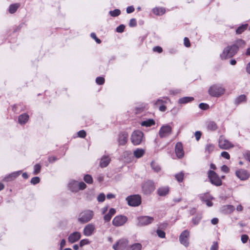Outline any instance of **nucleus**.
<instances>
[{
  "instance_id": "a211bd4d",
  "label": "nucleus",
  "mask_w": 250,
  "mask_h": 250,
  "mask_svg": "<svg viewBox=\"0 0 250 250\" xmlns=\"http://www.w3.org/2000/svg\"><path fill=\"white\" fill-rule=\"evenodd\" d=\"M236 176L241 180H245L249 177V174L245 169H239L235 171Z\"/></svg>"
},
{
  "instance_id": "f8f14e48",
  "label": "nucleus",
  "mask_w": 250,
  "mask_h": 250,
  "mask_svg": "<svg viewBox=\"0 0 250 250\" xmlns=\"http://www.w3.org/2000/svg\"><path fill=\"white\" fill-rule=\"evenodd\" d=\"M138 226H143L151 224L154 220L152 217L148 216H143L138 217Z\"/></svg>"
},
{
  "instance_id": "f704fd0d",
  "label": "nucleus",
  "mask_w": 250,
  "mask_h": 250,
  "mask_svg": "<svg viewBox=\"0 0 250 250\" xmlns=\"http://www.w3.org/2000/svg\"><path fill=\"white\" fill-rule=\"evenodd\" d=\"M151 167L152 169L156 172H159L161 170V167L160 166L154 161H152L151 163Z\"/></svg>"
},
{
  "instance_id": "6e6d98bb",
  "label": "nucleus",
  "mask_w": 250,
  "mask_h": 250,
  "mask_svg": "<svg viewBox=\"0 0 250 250\" xmlns=\"http://www.w3.org/2000/svg\"><path fill=\"white\" fill-rule=\"evenodd\" d=\"M89 243V241L87 239H84L81 240V241L80 242V246L82 247L84 245L88 244Z\"/></svg>"
},
{
  "instance_id": "79ce46f5",
  "label": "nucleus",
  "mask_w": 250,
  "mask_h": 250,
  "mask_svg": "<svg viewBox=\"0 0 250 250\" xmlns=\"http://www.w3.org/2000/svg\"><path fill=\"white\" fill-rule=\"evenodd\" d=\"M184 174L183 172L175 174V177L179 182H181L184 179Z\"/></svg>"
},
{
  "instance_id": "f257e3e1",
  "label": "nucleus",
  "mask_w": 250,
  "mask_h": 250,
  "mask_svg": "<svg viewBox=\"0 0 250 250\" xmlns=\"http://www.w3.org/2000/svg\"><path fill=\"white\" fill-rule=\"evenodd\" d=\"M225 89L220 84H214L210 86L208 93L212 97H219L224 94Z\"/></svg>"
},
{
  "instance_id": "2f4dec72",
  "label": "nucleus",
  "mask_w": 250,
  "mask_h": 250,
  "mask_svg": "<svg viewBox=\"0 0 250 250\" xmlns=\"http://www.w3.org/2000/svg\"><path fill=\"white\" fill-rule=\"evenodd\" d=\"M155 124V121L153 119H148L146 121H143L141 123V125L144 126H151Z\"/></svg>"
},
{
  "instance_id": "bb28decb",
  "label": "nucleus",
  "mask_w": 250,
  "mask_h": 250,
  "mask_svg": "<svg viewBox=\"0 0 250 250\" xmlns=\"http://www.w3.org/2000/svg\"><path fill=\"white\" fill-rule=\"evenodd\" d=\"M145 153V150L143 148H137L133 152L134 156L136 158H140L143 156Z\"/></svg>"
},
{
  "instance_id": "0eeeda50",
  "label": "nucleus",
  "mask_w": 250,
  "mask_h": 250,
  "mask_svg": "<svg viewBox=\"0 0 250 250\" xmlns=\"http://www.w3.org/2000/svg\"><path fill=\"white\" fill-rule=\"evenodd\" d=\"M155 189L154 183L152 180H148L145 182L142 186V190L144 194L149 195Z\"/></svg>"
},
{
  "instance_id": "603ef678",
  "label": "nucleus",
  "mask_w": 250,
  "mask_h": 250,
  "mask_svg": "<svg viewBox=\"0 0 250 250\" xmlns=\"http://www.w3.org/2000/svg\"><path fill=\"white\" fill-rule=\"evenodd\" d=\"M86 135V132L83 130H80L78 132V136L80 138H84Z\"/></svg>"
},
{
  "instance_id": "4c0bfd02",
  "label": "nucleus",
  "mask_w": 250,
  "mask_h": 250,
  "mask_svg": "<svg viewBox=\"0 0 250 250\" xmlns=\"http://www.w3.org/2000/svg\"><path fill=\"white\" fill-rule=\"evenodd\" d=\"M214 146L211 144H208L205 146V151L206 152H208V154L212 152L214 150Z\"/></svg>"
},
{
  "instance_id": "c756f323",
  "label": "nucleus",
  "mask_w": 250,
  "mask_h": 250,
  "mask_svg": "<svg viewBox=\"0 0 250 250\" xmlns=\"http://www.w3.org/2000/svg\"><path fill=\"white\" fill-rule=\"evenodd\" d=\"M153 13L156 15H162L165 12V9L163 7H155L152 10Z\"/></svg>"
},
{
  "instance_id": "de8ad7c7",
  "label": "nucleus",
  "mask_w": 250,
  "mask_h": 250,
  "mask_svg": "<svg viewBox=\"0 0 250 250\" xmlns=\"http://www.w3.org/2000/svg\"><path fill=\"white\" fill-rule=\"evenodd\" d=\"M167 102L166 101H164L162 99H158L154 103V105L158 107L160 105L164 104H166Z\"/></svg>"
},
{
  "instance_id": "c03bdc74",
  "label": "nucleus",
  "mask_w": 250,
  "mask_h": 250,
  "mask_svg": "<svg viewBox=\"0 0 250 250\" xmlns=\"http://www.w3.org/2000/svg\"><path fill=\"white\" fill-rule=\"evenodd\" d=\"M121 14V11L118 9H116L113 11H109V14L112 17H117L120 15Z\"/></svg>"
},
{
  "instance_id": "473e14b6",
  "label": "nucleus",
  "mask_w": 250,
  "mask_h": 250,
  "mask_svg": "<svg viewBox=\"0 0 250 250\" xmlns=\"http://www.w3.org/2000/svg\"><path fill=\"white\" fill-rule=\"evenodd\" d=\"M201 200L204 202L207 200H212L213 198L208 193H206L203 194H201L200 196Z\"/></svg>"
},
{
  "instance_id": "2eb2a0df",
  "label": "nucleus",
  "mask_w": 250,
  "mask_h": 250,
  "mask_svg": "<svg viewBox=\"0 0 250 250\" xmlns=\"http://www.w3.org/2000/svg\"><path fill=\"white\" fill-rule=\"evenodd\" d=\"M128 135L125 131L120 132L118 135V142L119 146H125L127 142Z\"/></svg>"
},
{
  "instance_id": "f03ea898",
  "label": "nucleus",
  "mask_w": 250,
  "mask_h": 250,
  "mask_svg": "<svg viewBox=\"0 0 250 250\" xmlns=\"http://www.w3.org/2000/svg\"><path fill=\"white\" fill-rule=\"evenodd\" d=\"M86 188V185L83 182L70 180L68 183V188L72 192H77L79 190H83Z\"/></svg>"
},
{
  "instance_id": "c9c22d12",
  "label": "nucleus",
  "mask_w": 250,
  "mask_h": 250,
  "mask_svg": "<svg viewBox=\"0 0 250 250\" xmlns=\"http://www.w3.org/2000/svg\"><path fill=\"white\" fill-rule=\"evenodd\" d=\"M245 42L242 39H238L236 40L233 45H236L238 47V50L239 47H244L245 45Z\"/></svg>"
},
{
  "instance_id": "e2e57ef3",
  "label": "nucleus",
  "mask_w": 250,
  "mask_h": 250,
  "mask_svg": "<svg viewBox=\"0 0 250 250\" xmlns=\"http://www.w3.org/2000/svg\"><path fill=\"white\" fill-rule=\"evenodd\" d=\"M184 45L186 47H189L190 46V42L188 39L187 37H185L184 39Z\"/></svg>"
},
{
  "instance_id": "393cba45",
  "label": "nucleus",
  "mask_w": 250,
  "mask_h": 250,
  "mask_svg": "<svg viewBox=\"0 0 250 250\" xmlns=\"http://www.w3.org/2000/svg\"><path fill=\"white\" fill-rule=\"evenodd\" d=\"M132 153L130 150L124 151L122 155V158L125 160V161L129 162L131 160Z\"/></svg>"
},
{
  "instance_id": "680f3d73",
  "label": "nucleus",
  "mask_w": 250,
  "mask_h": 250,
  "mask_svg": "<svg viewBox=\"0 0 250 250\" xmlns=\"http://www.w3.org/2000/svg\"><path fill=\"white\" fill-rule=\"evenodd\" d=\"M195 137L197 141H199L201 138L202 133L200 131H196L195 132Z\"/></svg>"
},
{
  "instance_id": "c85d7f7f",
  "label": "nucleus",
  "mask_w": 250,
  "mask_h": 250,
  "mask_svg": "<svg viewBox=\"0 0 250 250\" xmlns=\"http://www.w3.org/2000/svg\"><path fill=\"white\" fill-rule=\"evenodd\" d=\"M247 98L245 95H241L238 96L235 100L234 104H239L245 102Z\"/></svg>"
},
{
  "instance_id": "774afa93",
  "label": "nucleus",
  "mask_w": 250,
  "mask_h": 250,
  "mask_svg": "<svg viewBox=\"0 0 250 250\" xmlns=\"http://www.w3.org/2000/svg\"><path fill=\"white\" fill-rule=\"evenodd\" d=\"M153 50L155 52L161 53L163 51V49L160 46H155L153 48Z\"/></svg>"
},
{
  "instance_id": "58836bf2",
  "label": "nucleus",
  "mask_w": 250,
  "mask_h": 250,
  "mask_svg": "<svg viewBox=\"0 0 250 250\" xmlns=\"http://www.w3.org/2000/svg\"><path fill=\"white\" fill-rule=\"evenodd\" d=\"M19 5L18 4H11L9 8V12L11 14L14 13L18 9Z\"/></svg>"
},
{
  "instance_id": "f3484780",
  "label": "nucleus",
  "mask_w": 250,
  "mask_h": 250,
  "mask_svg": "<svg viewBox=\"0 0 250 250\" xmlns=\"http://www.w3.org/2000/svg\"><path fill=\"white\" fill-rule=\"evenodd\" d=\"M95 229V227L93 224H89L85 226L83 229V234L86 236L92 235Z\"/></svg>"
},
{
  "instance_id": "7ed1b4c3",
  "label": "nucleus",
  "mask_w": 250,
  "mask_h": 250,
  "mask_svg": "<svg viewBox=\"0 0 250 250\" xmlns=\"http://www.w3.org/2000/svg\"><path fill=\"white\" fill-rule=\"evenodd\" d=\"M238 47L236 45L228 46L224 48L223 52L220 54L222 59H226L233 57L237 52Z\"/></svg>"
},
{
  "instance_id": "13d9d810",
  "label": "nucleus",
  "mask_w": 250,
  "mask_h": 250,
  "mask_svg": "<svg viewBox=\"0 0 250 250\" xmlns=\"http://www.w3.org/2000/svg\"><path fill=\"white\" fill-rule=\"evenodd\" d=\"M58 160V158L56 156H49L48 158V161L50 163H53Z\"/></svg>"
},
{
  "instance_id": "e433bc0d",
  "label": "nucleus",
  "mask_w": 250,
  "mask_h": 250,
  "mask_svg": "<svg viewBox=\"0 0 250 250\" xmlns=\"http://www.w3.org/2000/svg\"><path fill=\"white\" fill-rule=\"evenodd\" d=\"M207 127L210 130L214 131L217 129V126L215 122L210 121L208 123Z\"/></svg>"
},
{
  "instance_id": "338daca9",
  "label": "nucleus",
  "mask_w": 250,
  "mask_h": 250,
  "mask_svg": "<svg viewBox=\"0 0 250 250\" xmlns=\"http://www.w3.org/2000/svg\"><path fill=\"white\" fill-rule=\"evenodd\" d=\"M248 238V236L247 235L244 234L241 236V241L243 243H246Z\"/></svg>"
},
{
  "instance_id": "20e7f679",
  "label": "nucleus",
  "mask_w": 250,
  "mask_h": 250,
  "mask_svg": "<svg viewBox=\"0 0 250 250\" xmlns=\"http://www.w3.org/2000/svg\"><path fill=\"white\" fill-rule=\"evenodd\" d=\"M94 212L89 209L85 210L80 213L78 221L81 223H85L90 221L93 217Z\"/></svg>"
},
{
  "instance_id": "bf43d9fd",
  "label": "nucleus",
  "mask_w": 250,
  "mask_h": 250,
  "mask_svg": "<svg viewBox=\"0 0 250 250\" xmlns=\"http://www.w3.org/2000/svg\"><path fill=\"white\" fill-rule=\"evenodd\" d=\"M218 244L217 242H213L210 247V250H218Z\"/></svg>"
},
{
  "instance_id": "b1692460",
  "label": "nucleus",
  "mask_w": 250,
  "mask_h": 250,
  "mask_svg": "<svg viewBox=\"0 0 250 250\" xmlns=\"http://www.w3.org/2000/svg\"><path fill=\"white\" fill-rule=\"evenodd\" d=\"M28 119V115L26 113H24L19 116L18 122L20 124L24 125L27 122Z\"/></svg>"
},
{
  "instance_id": "69168bd1",
  "label": "nucleus",
  "mask_w": 250,
  "mask_h": 250,
  "mask_svg": "<svg viewBox=\"0 0 250 250\" xmlns=\"http://www.w3.org/2000/svg\"><path fill=\"white\" fill-rule=\"evenodd\" d=\"M221 170L225 173H228L229 171V168L226 165H223L221 167Z\"/></svg>"
},
{
  "instance_id": "9d476101",
  "label": "nucleus",
  "mask_w": 250,
  "mask_h": 250,
  "mask_svg": "<svg viewBox=\"0 0 250 250\" xmlns=\"http://www.w3.org/2000/svg\"><path fill=\"white\" fill-rule=\"evenodd\" d=\"M218 146L220 148L223 149H229L233 147V145L223 136H221L219 138Z\"/></svg>"
},
{
  "instance_id": "4d7b16f0",
  "label": "nucleus",
  "mask_w": 250,
  "mask_h": 250,
  "mask_svg": "<svg viewBox=\"0 0 250 250\" xmlns=\"http://www.w3.org/2000/svg\"><path fill=\"white\" fill-rule=\"evenodd\" d=\"M221 156L227 159H229L230 158V155L229 154V153L227 151H223L221 153Z\"/></svg>"
},
{
  "instance_id": "49530a36",
  "label": "nucleus",
  "mask_w": 250,
  "mask_h": 250,
  "mask_svg": "<svg viewBox=\"0 0 250 250\" xmlns=\"http://www.w3.org/2000/svg\"><path fill=\"white\" fill-rule=\"evenodd\" d=\"M96 82L99 85H102L104 83V79L102 77H98L96 79Z\"/></svg>"
},
{
  "instance_id": "37998d69",
  "label": "nucleus",
  "mask_w": 250,
  "mask_h": 250,
  "mask_svg": "<svg viewBox=\"0 0 250 250\" xmlns=\"http://www.w3.org/2000/svg\"><path fill=\"white\" fill-rule=\"evenodd\" d=\"M202 219L201 215H197L192 219V222L194 225H197Z\"/></svg>"
},
{
  "instance_id": "8fccbe9b",
  "label": "nucleus",
  "mask_w": 250,
  "mask_h": 250,
  "mask_svg": "<svg viewBox=\"0 0 250 250\" xmlns=\"http://www.w3.org/2000/svg\"><path fill=\"white\" fill-rule=\"evenodd\" d=\"M156 232L159 237L161 238H164L165 237L166 233L163 230L161 229H157Z\"/></svg>"
},
{
  "instance_id": "1a4fd4ad",
  "label": "nucleus",
  "mask_w": 250,
  "mask_h": 250,
  "mask_svg": "<svg viewBox=\"0 0 250 250\" xmlns=\"http://www.w3.org/2000/svg\"><path fill=\"white\" fill-rule=\"evenodd\" d=\"M129 241L126 238H122L118 240L112 246V248L114 250H126V248L128 247Z\"/></svg>"
},
{
  "instance_id": "864d4df0",
  "label": "nucleus",
  "mask_w": 250,
  "mask_h": 250,
  "mask_svg": "<svg viewBox=\"0 0 250 250\" xmlns=\"http://www.w3.org/2000/svg\"><path fill=\"white\" fill-rule=\"evenodd\" d=\"M129 25L130 27H135L137 25L136 20L135 19L132 18L130 19Z\"/></svg>"
},
{
  "instance_id": "6ab92c4d",
  "label": "nucleus",
  "mask_w": 250,
  "mask_h": 250,
  "mask_svg": "<svg viewBox=\"0 0 250 250\" xmlns=\"http://www.w3.org/2000/svg\"><path fill=\"white\" fill-rule=\"evenodd\" d=\"M21 173V170L13 172L5 176L3 179V181L6 182L12 181L18 177Z\"/></svg>"
},
{
  "instance_id": "39448f33",
  "label": "nucleus",
  "mask_w": 250,
  "mask_h": 250,
  "mask_svg": "<svg viewBox=\"0 0 250 250\" xmlns=\"http://www.w3.org/2000/svg\"><path fill=\"white\" fill-rule=\"evenodd\" d=\"M208 175L209 181L212 185L217 187L222 185V180L215 172L209 170L208 172Z\"/></svg>"
},
{
  "instance_id": "412c9836",
  "label": "nucleus",
  "mask_w": 250,
  "mask_h": 250,
  "mask_svg": "<svg viewBox=\"0 0 250 250\" xmlns=\"http://www.w3.org/2000/svg\"><path fill=\"white\" fill-rule=\"evenodd\" d=\"M111 161V159L108 155H104L102 156L99 166L101 168H104L106 167Z\"/></svg>"
},
{
  "instance_id": "4be33fe9",
  "label": "nucleus",
  "mask_w": 250,
  "mask_h": 250,
  "mask_svg": "<svg viewBox=\"0 0 250 250\" xmlns=\"http://www.w3.org/2000/svg\"><path fill=\"white\" fill-rule=\"evenodd\" d=\"M169 188L168 186L159 187L157 190V194L159 196H165L169 193Z\"/></svg>"
},
{
  "instance_id": "ea45409f",
  "label": "nucleus",
  "mask_w": 250,
  "mask_h": 250,
  "mask_svg": "<svg viewBox=\"0 0 250 250\" xmlns=\"http://www.w3.org/2000/svg\"><path fill=\"white\" fill-rule=\"evenodd\" d=\"M84 181L88 184H92L93 178L92 176L89 174H86L83 177Z\"/></svg>"
},
{
  "instance_id": "9b49d317",
  "label": "nucleus",
  "mask_w": 250,
  "mask_h": 250,
  "mask_svg": "<svg viewBox=\"0 0 250 250\" xmlns=\"http://www.w3.org/2000/svg\"><path fill=\"white\" fill-rule=\"evenodd\" d=\"M127 221V218L124 215H118L114 217L112 220V224L115 227L123 226Z\"/></svg>"
},
{
  "instance_id": "3c124183",
  "label": "nucleus",
  "mask_w": 250,
  "mask_h": 250,
  "mask_svg": "<svg viewBox=\"0 0 250 250\" xmlns=\"http://www.w3.org/2000/svg\"><path fill=\"white\" fill-rule=\"evenodd\" d=\"M90 37L93 39H94L97 43L99 44L101 42V41L97 37L96 34L94 33H91L90 34Z\"/></svg>"
},
{
  "instance_id": "0e129e2a",
  "label": "nucleus",
  "mask_w": 250,
  "mask_h": 250,
  "mask_svg": "<svg viewBox=\"0 0 250 250\" xmlns=\"http://www.w3.org/2000/svg\"><path fill=\"white\" fill-rule=\"evenodd\" d=\"M134 8L133 6H130L126 8V13L128 14L131 13L134 11Z\"/></svg>"
},
{
  "instance_id": "5fc2aeb1",
  "label": "nucleus",
  "mask_w": 250,
  "mask_h": 250,
  "mask_svg": "<svg viewBox=\"0 0 250 250\" xmlns=\"http://www.w3.org/2000/svg\"><path fill=\"white\" fill-rule=\"evenodd\" d=\"M125 26L123 24L120 25L116 28V31L118 33H122L125 29Z\"/></svg>"
},
{
  "instance_id": "7c9ffc66",
  "label": "nucleus",
  "mask_w": 250,
  "mask_h": 250,
  "mask_svg": "<svg viewBox=\"0 0 250 250\" xmlns=\"http://www.w3.org/2000/svg\"><path fill=\"white\" fill-rule=\"evenodd\" d=\"M223 210L226 213H230L235 210V208L232 205H226L223 207Z\"/></svg>"
},
{
  "instance_id": "aec40b11",
  "label": "nucleus",
  "mask_w": 250,
  "mask_h": 250,
  "mask_svg": "<svg viewBox=\"0 0 250 250\" xmlns=\"http://www.w3.org/2000/svg\"><path fill=\"white\" fill-rule=\"evenodd\" d=\"M81 237V234L80 232L75 231L71 233L68 236V240L70 243H74L78 241Z\"/></svg>"
},
{
  "instance_id": "cd10ccee",
  "label": "nucleus",
  "mask_w": 250,
  "mask_h": 250,
  "mask_svg": "<svg viewBox=\"0 0 250 250\" xmlns=\"http://www.w3.org/2000/svg\"><path fill=\"white\" fill-rule=\"evenodd\" d=\"M194 100L192 97H184L180 98L178 100V104H186L188 103L191 102Z\"/></svg>"
},
{
  "instance_id": "dca6fc26",
  "label": "nucleus",
  "mask_w": 250,
  "mask_h": 250,
  "mask_svg": "<svg viewBox=\"0 0 250 250\" xmlns=\"http://www.w3.org/2000/svg\"><path fill=\"white\" fill-rule=\"evenodd\" d=\"M175 152L177 157L179 158H182L184 156L183 145L181 142H178L176 144L175 147Z\"/></svg>"
},
{
  "instance_id": "a878e982",
  "label": "nucleus",
  "mask_w": 250,
  "mask_h": 250,
  "mask_svg": "<svg viewBox=\"0 0 250 250\" xmlns=\"http://www.w3.org/2000/svg\"><path fill=\"white\" fill-rule=\"evenodd\" d=\"M116 213V210L114 208H111L109 210V212H108L107 214H105L104 217V221L105 222H109L112 216Z\"/></svg>"
},
{
  "instance_id": "72a5a7b5",
  "label": "nucleus",
  "mask_w": 250,
  "mask_h": 250,
  "mask_svg": "<svg viewBox=\"0 0 250 250\" xmlns=\"http://www.w3.org/2000/svg\"><path fill=\"white\" fill-rule=\"evenodd\" d=\"M248 26V24H242L239 26L236 30V33L237 34H240L246 30Z\"/></svg>"
},
{
  "instance_id": "a18cd8bd",
  "label": "nucleus",
  "mask_w": 250,
  "mask_h": 250,
  "mask_svg": "<svg viewBox=\"0 0 250 250\" xmlns=\"http://www.w3.org/2000/svg\"><path fill=\"white\" fill-rule=\"evenodd\" d=\"M40 182V179L39 177H33L30 181V183L31 184L33 185H35Z\"/></svg>"
},
{
  "instance_id": "a19ab883",
  "label": "nucleus",
  "mask_w": 250,
  "mask_h": 250,
  "mask_svg": "<svg viewBox=\"0 0 250 250\" xmlns=\"http://www.w3.org/2000/svg\"><path fill=\"white\" fill-rule=\"evenodd\" d=\"M41 169V166L40 164H37L34 166V171L33 172L34 175L39 174Z\"/></svg>"
},
{
  "instance_id": "423d86ee",
  "label": "nucleus",
  "mask_w": 250,
  "mask_h": 250,
  "mask_svg": "<svg viewBox=\"0 0 250 250\" xmlns=\"http://www.w3.org/2000/svg\"><path fill=\"white\" fill-rule=\"evenodd\" d=\"M144 134L140 130L134 131L131 136V143L135 146L140 145L143 141Z\"/></svg>"
},
{
  "instance_id": "5701e85b",
  "label": "nucleus",
  "mask_w": 250,
  "mask_h": 250,
  "mask_svg": "<svg viewBox=\"0 0 250 250\" xmlns=\"http://www.w3.org/2000/svg\"><path fill=\"white\" fill-rule=\"evenodd\" d=\"M142 245L140 243H135L128 246L126 250H142Z\"/></svg>"
},
{
  "instance_id": "052dcab7",
  "label": "nucleus",
  "mask_w": 250,
  "mask_h": 250,
  "mask_svg": "<svg viewBox=\"0 0 250 250\" xmlns=\"http://www.w3.org/2000/svg\"><path fill=\"white\" fill-rule=\"evenodd\" d=\"M199 107L201 109L206 110L209 107L208 105L205 103H200L199 105Z\"/></svg>"
},
{
  "instance_id": "4468645a",
  "label": "nucleus",
  "mask_w": 250,
  "mask_h": 250,
  "mask_svg": "<svg viewBox=\"0 0 250 250\" xmlns=\"http://www.w3.org/2000/svg\"><path fill=\"white\" fill-rule=\"evenodd\" d=\"M172 131V128L168 125H163L159 132V136L161 138H165L170 135Z\"/></svg>"
},
{
  "instance_id": "09e8293b",
  "label": "nucleus",
  "mask_w": 250,
  "mask_h": 250,
  "mask_svg": "<svg viewBox=\"0 0 250 250\" xmlns=\"http://www.w3.org/2000/svg\"><path fill=\"white\" fill-rule=\"evenodd\" d=\"M105 196L104 193H100L97 197V200L99 202H103L105 200Z\"/></svg>"
},
{
  "instance_id": "ddd939ff",
  "label": "nucleus",
  "mask_w": 250,
  "mask_h": 250,
  "mask_svg": "<svg viewBox=\"0 0 250 250\" xmlns=\"http://www.w3.org/2000/svg\"><path fill=\"white\" fill-rule=\"evenodd\" d=\"M189 232L188 230H184L179 236V241L181 244L186 247L189 245Z\"/></svg>"
},
{
  "instance_id": "6e6552de",
  "label": "nucleus",
  "mask_w": 250,
  "mask_h": 250,
  "mask_svg": "<svg viewBox=\"0 0 250 250\" xmlns=\"http://www.w3.org/2000/svg\"><path fill=\"white\" fill-rule=\"evenodd\" d=\"M126 200L129 206L137 207L141 203V197L139 195H132L127 197Z\"/></svg>"
}]
</instances>
